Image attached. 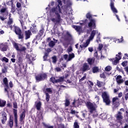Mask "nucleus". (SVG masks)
Segmentation results:
<instances>
[{
	"mask_svg": "<svg viewBox=\"0 0 128 128\" xmlns=\"http://www.w3.org/2000/svg\"><path fill=\"white\" fill-rule=\"evenodd\" d=\"M20 22L22 24L23 30H26V26H24V24H22V21L20 20Z\"/></svg>",
	"mask_w": 128,
	"mask_h": 128,
	"instance_id": "864d4df0",
	"label": "nucleus"
},
{
	"mask_svg": "<svg viewBox=\"0 0 128 128\" xmlns=\"http://www.w3.org/2000/svg\"><path fill=\"white\" fill-rule=\"evenodd\" d=\"M100 118H102V120H106V114L103 113L100 115Z\"/></svg>",
	"mask_w": 128,
	"mask_h": 128,
	"instance_id": "cd10ccee",
	"label": "nucleus"
},
{
	"mask_svg": "<svg viewBox=\"0 0 128 128\" xmlns=\"http://www.w3.org/2000/svg\"><path fill=\"white\" fill-rule=\"evenodd\" d=\"M20 48L19 49V52H24V50H26V48L24 46H20Z\"/></svg>",
	"mask_w": 128,
	"mask_h": 128,
	"instance_id": "37998d69",
	"label": "nucleus"
},
{
	"mask_svg": "<svg viewBox=\"0 0 128 128\" xmlns=\"http://www.w3.org/2000/svg\"><path fill=\"white\" fill-rule=\"evenodd\" d=\"M16 34L18 35V38L20 40H22L24 38V34L20 32H16Z\"/></svg>",
	"mask_w": 128,
	"mask_h": 128,
	"instance_id": "c85d7f7f",
	"label": "nucleus"
},
{
	"mask_svg": "<svg viewBox=\"0 0 128 128\" xmlns=\"http://www.w3.org/2000/svg\"><path fill=\"white\" fill-rule=\"evenodd\" d=\"M97 85L100 88L101 86H104V82L97 80Z\"/></svg>",
	"mask_w": 128,
	"mask_h": 128,
	"instance_id": "58836bf2",
	"label": "nucleus"
},
{
	"mask_svg": "<svg viewBox=\"0 0 128 128\" xmlns=\"http://www.w3.org/2000/svg\"><path fill=\"white\" fill-rule=\"evenodd\" d=\"M46 100H47V102H48L50 100V94H48V93L46 92Z\"/></svg>",
	"mask_w": 128,
	"mask_h": 128,
	"instance_id": "8fccbe9b",
	"label": "nucleus"
},
{
	"mask_svg": "<svg viewBox=\"0 0 128 128\" xmlns=\"http://www.w3.org/2000/svg\"><path fill=\"white\" fill-rule=\"evenodd\" d=\"M16 6H17V8H20L22 6V4H20V3L18 2L16 3Z\"/></svg>",
	"mask_w": 128,
	"mask_h": 128,
	"instance_id": "052dcab7",
	"label": "nucleus"
},
{
	"mask_svg": "<svg viewBox=\"0 0 128 128\" xmlns=\"http://www.w3.org/2000/svg\"><path fill=\"white\" fill-rule=\"evenodd\" d=\"M4 84L5 86L4 87V92H6L8 98H10V93H8V90H10V88H8V78H4Z\"/></svg>",
	"mask_w": 128,
	"mask_h": 128,
	"instance_id": "39448f33",
	"label": "nucleus"
},
{
	"mask_svg": "<svg viewBox=\"0 0 128 128\" xmlns=\"http://www.w3.org/2000/svg\"><path fill=\"white\" fill-rule=\"evenodd\" d=\"M70 100H66V101H65V106H70Z\"/></svg>",
	"mask_w": 128,
	"mask_h": 128,
	"instance_id": "09e8293b",
	"label": "nucleus"
},
{
	"mask_svg": "<svg viewBox=\"0 0 128 128\" xmlns=\"http://www.w3.org/2000/svg\"><path fill=\"white\" fill-rule=\"evenodd\" d=\"M58 128H64V126L61 124L58 126Z\"/></svg>",
	"mask_w": 128,
	"mask_h": 128,
	"instance_id": "338daca9",
	"label": "nucleus"
},
{
	"mask_svg": "<svg viewBox=\"0 0 128 128\" xmlns=\"http://www.w3.org/2000/svg\"><path fill=\"white\" fill-rule=\"evenodd\" d=\"M63 2L66 4V0H57L58 4L56 6L53 7L50 10V20L53 22H60V14H72V10L70 9V12H68V8L66 6H62ZM62 6V8H60Z\"/></svg>",
	"mask_w": 128,
	"mask_h": 128,
	"instance_id": "f257e3e1",
	"label": "nucleus"
},
{
	"mask_svg": "<svg viewBox=\"0 0 128 128\" xmlns=\"http://www.w3.org/2000/svg\"><path fill=\"white\" fill-rule=\"evenodd\" d=\"M9 126L10 128H12L14 126V120L11 118H10L9 121Z\"/></svg>",
	"mask_w": 128,
	"mask_h": 128,
	"instance_id": "4c0bfd02",
	"label": "nucleus"
},
{
	"mask_svg": "<svg viewBox=\"0 0 128 128\" xmlns=\"http://www.w3.org/2000/svg\"><path fill=\"white\" fill-rule=\"evenodd\" d=\"M2 122L3 124H4L5 122H6L8 118H6V112H3L2 114Z\"/></svg>",
	"mask_w": 128,
	"mask_h": 128,
	"instance_id": "4468645a",
	"label": "nucleus"
},
{
	"mask_svg": "<svg viewBox=\"0 0 128 128\" xmlns=\"http://www.w3.org/2000/svg\"><path fill=\"white\" fill-rule=\"evenodd\" d=\"M52 62L54 64H56V56H54L52 58Z\"/></svg>",
	"mask_w": 128,
	"mask_h": 128,
	"instance_id": "3c124183",
	"label": "nucleus"
},
{
	"mask_svg": "<svg viewBox=\"0 0 128 128\" xmlns=\"http://www.w3.org/2000/svg\"><path fill=\"white\" fill-rule=\"evenodd\" d=\"M13 46L16 50H20V44L14 42L13 43Z\"/></svg>",
	"mask_w": 128,
	"mask_h": 128,
	"instance_id": "5701e85b",
	"label": "nucleus"
},
{
	"mask_svg": "<svg viewBox=\"0 0 128 128\" xmlns=\"http://www.w3.org/2000/svg\"><path fill=\"white\" fill-rule=\"evenodd\" d=\"M6 10H8V8H6V7H4V8L2 7L0 12L2 14L4 12H6V14H6L8 15V12Z\"/></svg>",
	"mask_w": 128,
	"mask_h": 128,
	"instance_id": "412c9836",
	"label": "nucleus"
},
{
	"mask_svg": "<svg viewBox=\"0 0 128 128\" xmlns=\"http://www.w3.org/2000/svg\"><path fill=\"white\" fill-rule=\"evenodd\" d=\"M82 72H86V70H90V66L88 64V63H84L82 68Z\"/></svg>",
	"mask_w": 128,
	"mask_h": 128,
	"instance_id": "1a4fd4ad",
	"label": "nucleus"
},
{
	"mask_svg": "<svg viewBox=\"0 0 128 128\" xmlns=\"http://www.w3.org/2000/svg\"><path fill=\"white\" fill-rule=\"evenodd\" d=\"M47 56H48V54L46 53L44 54V60H46V57Z\"/></svg>",
	"mask_w": 128,
	"mask_h": 128,
	"instance_id": "69168bd1",
	"label": "nucleus"
},
{
	"mask_svg": "<svg viewBox=\"0 0 128 128\" xmlns=\"http://www.w3.org/2000/svg\"><path fill=\"white\" fill-rule=\"evenodd\" d=\"M110 6L111 10H112V12H114V14L118 13V10H116V8H114V2H111Z\"/></svg>",
	"mask_w": 128,
	"mask_h": 128,
	"instance_id": "ddd939ff",
	"label": "nucleus"
},
{
	"mask_svg": "<svg viewBox=\"0 0 128 128\" xmlns=\"http://www.w3.org/2000/svg\"><path fill=\"white\" fill-rule=\"evenodd\" d=\"M56 72H60V68H56Z\"/></svg>",
	"mask_w": 128,
	"mask_h": 128,
	"instance_id": "774afa93",
	"label": "nucleus"
},
{
	"mask_svg": "<svg viewBox=\"0 0 128 128\" xmlns=\"http://www.w3.org/2000/svg\"><path fill=\"white\" fill-rule=\"evenodd\" d=\"M102 48H104V45L102 44H100L98 48V50H102Z\"/></svg>",
	"mask_w": 128,
	"mask_h": 128,
	"instance_id": "de8ad7c7",
	"label": "nucleus"
},
{
	"mask_svg": "<svg viewBox=\"0 0 128 128\" xmlns=\"http://www.w3.org/2000/svg\"><path fill=\"white\" fill-rule=\"evenodd\" d=\"M9 16H10L9 20L8 22V25L12 24V22H13L12 19V18H10V14Z\"/></svg>",
	"mask_w": 128,
	"mask_h": 128,
	"instance_id": "79ce46f5",
	"label": "nucleus"
},
{
	"mask_svg": "<svg viewBox=\"0 0 128 128\" xmlns=\"http://www.w3.org/2000/svg\"><path fill=\"white\" fill-rule=\"evenodd\" d=\"M26 116L24 115V112H22V114L20 115V121L22 122V120Z\"/></svg>",
	"mask_w": 128,
	"mask_h": 128,
	"instance_id": "f704fd0d",
	"label": "nucleus"
},
{
	"mask_svg": "<svg viewBox=\"0 0 128 128\" xmlns=\"http://www.w3.org/2000/svg\"><path fill=\"white\" fill-rule=\"evenodd\" d=\"M122 66H126L128 64V62L124 61L122 64Z\"/></svg>",
	"mask_w": 128,
	"mask_h": 128,
	"instance_id": "13d9d810",
	"label": "nucleus"
},
{
	"mask_svg": "<svg viewBox=\"0 0 128 128\" xmlns=\"http://www.w3.org/2000/svg\"><path fill=\"white\" fill-rule=\"evenodd\" d=\"M94 36H96V33H94V32L91 33L90 36L89 38V40H87L86 44H88V42L89 43L90 40H93L94 38Z\"/></svg>",
	"mask_w": 128,
	"mask_h": 128,
	"instance_id": "6ab92c4d",
	"label": "nucleus"
},
{
	"mask_svg": "<svg viewBox=\"0 0 128 128\" xmlns=\"http://www.w3.org/2000/svg\"><path fill=\"white\" fill-rule=\"evenodd\" d=\"M109 60L112 62L113 64H115V65L118 64V61H119V60H118V59H116V58L110 59Z\"/></svg>",
	"mask_w": 128,
	"mask_h": 128,
	"instance_id": "aec40b11",
	"label": "nucleus"
},
{
	"mask_svg": "<svg viewBox=\"0 0 128 128\" xmlns=\"http://www.w3.org/2000/svg\"><path fill=\"white\" fill-rule=\"evenodd\" d=\"M6 101L0 99V106L2 107L6 106Z\"/></svg>",
	"mask_w": 128,
	"mask_h": 128,
	"instance_id": "7c9ffc66",
	"label": "nucleus"
},
{
	"mask_svg": "<svg viewBox=\"0 0 128 128\" xmlns=\"http://www.w3.org/2000/svg\"><path fill=\"white\" fill-rule=\"evenodd\" d=\"M88 50L90 52H94V48L92 47H89L88 48Z\"/></svg>",
	"mask_w": 128,
	"mask_h": 128,
	"instance_id": "bf43d9fd",
	"label": "nucleus"
},
{
	"mask_svg": "<svg viewBox=\"0 0 128 128\" xmlns=\"http://www.w3.org/2000/svg\"><path fill=\"white\" fill-rule=\"evenodd\" d=\"M16 12V9L14 8V7L12 6V9H11V12Z\"/></svg>",
	"mask_w": 128,
	"mask_h": 128,
	"instance_id": "680f3d73",
	"label": "nucleus"
},
{
	"mask_svg": "<svg viewBox=\"0 0 128 128\" xmlns=\"http://www.w3.org/2000/svg\"><path fill=\"white\" fill-rule=\"evenodd\" d=\"M13 106L14 108H18V104L16 102L13 103Z\"/></svg>",
	"mask_w": 128,
	"mask_h": 128,
	"instance_id": "4d7b16f0",
	"label": "nucleus"
},
{
	"mask_svg": "<svg viewBox=\"0 0 128 128\" xmlns=\"http://www.w3.org/2000/svg\"><path fill=\"white\" fill-rule=\"evenodd\" d=\"M96 42H98V44H100V42H102V40H100V33L97 34Z\"/></svg>",
	"mask_w": 128,
	"mask_h": 128,
	"instance_id": "4be33fe9",
	"label": "nucleus"
},
{
	"mask_svg": "<svg viewBox=\"0 0 128 128\" xmlns=\"http://www.w3.org/2000/svg\"><path fill=\"white\" fill-rule=\"evenodd\" d=\"M14 28L15 32H22L20 28H18L16 26H14Z\"/></svg>",
	"mask_w": 128,
	"mask_h": 128,
	"instance_id": "c756f323",
	"label": "nucleus"
},
{
	"mask_svg": "<svg viewBox=\"0 0 128 128\" xmlns=\"http://www.w3.org/2000/svg\"><path fill=\"white\" fill-rule=\"evenodd\" d=\"M67 52L68 54H69V56L68 58L67 62H70V60H72V59L74 58V53H70L72 52V46H70L68 48Z\"/></svg>",
	"mask_w": 128,
	"mask_h": 128,
	"instance_id": "423d86ee",
	"label": "nucleus"
},
{
	"mask_svg": "<svg viewBox=\"0 0 128 128\" xmlns=\"http://www.w3.org/2000/svg\"><path fill=\"white\" fill-rule=\"evenodd\" d=\"M120 102V100H118V97H115L113 98L112 99V102L114 104H116V102Z\"/></svg>",
	"mask_w": 128,
	"mask_h": 128,
	"instance_id": "a878e982",
	"label": "nucleus"
},
{
	"mask_svg": "<svg viewBox=\"0 0 128 128\" xmlns=\"http://www.w3.org/2000/svg\"><path fill=\"white\" fill-rule=\"evenodd\" d=\"M48 78V75L44 73L38 74L36 76V82H42V80H44Z\"/></svg>",
	"mask_w": 128,
	"mask_h": 128,
	"instance_id": "20e7f679",
	"label": "nucleus"
},
{
	"mask_svg": "<svg viewBox=\"0 0 128 128\" xmlns=\"http://www.w3.org/2000/svg\"><path fill=\"white\" fill-rule=\"evenodd\" d=\"M50 80L53 84H56V82H64V78H51Z\"/></svg>",
	"mask_w": 128,
	"mask_h": 128,
	"instance_id": "6e6552de",
	"label": "nucleus"
},
{
	"mask_svg": "<svg viewBox=\"0 0 128 128\" xmlns=\"http://www.w3.org/2000/svg\"><path fill=\"white\" fill-rule=\"evenodd\" d=\"M88 26L90 28H96V20H91L88 24Z\"/></svg>",
	"mask_w": 128,
	"mask_h": 128,
	"instance_id": "9d476101",
	"label": "nucleus"
},
{
	"mask_svg": "<svg viewBox=\"0 0 128 128\" xmlns=\"http://www.w3.org/2000/svg\"><path fill=\"white\" fill-rule=\"evenodd\" d=\"M32 34H30V32H26L25 34L26 36V40H28V38H30V35Z\"/></svg>",
	"mask_w": 128,
	"mask_h": 128,
	"instance_id": "ea45409f",
	"label": "nucleus"
},
{
	"mask_svg": "<svg viewBox=\"0 0 128 128\" xmlns=\"http://www.w3.org/2000/svg\"><path fill=\"white\" fill-rule=\"evenodd\" d=\"M125 94V100H128V88H126L124 91Z\"/></svg>",
	"mask_w": 128,
	"mask_h": 128,
	"instance_id": "bb28decb",
	"label": "nucleus"
},
{
	"mask_svg": "<svg viewBox=\"0 0 128 128\" xmlns=\"http://www.w3.org/2000/svg\"><path fill=\"white\" fill-rule=\"evenodd\" d=\"M18 14H20V18L22 20V18H24V12L18 11Z\"/></svg>",
	"mask_w": 128,
	"mask_h": 128,
	"instance_id": "b1692460",
	"label": "nucleus"
},
{
	"mask_svg": "<svg viewBox=\"0 0 128 128\" xmlns=\"http://www.w3.org/2000/svg\"><path fill=\"white\" fill-rule=\"evenodd\" d=\"M95 100H96V102H98V100H100V98L98 96H96L95 97Z\"/></svg>",
	"mask_w": 128,
	"mask_h": 128,
	"instance_id": "0e129e2a",
	"label": "nucleus"
},
{
	"mask_svg": "<svg viewBox=\"0 0 128 128\" xmlns=\"http://www.w3.org/2000/svg\"><path fill=\"white\" fill-rule=\"evenodd\" d=\"M74 128H79L80 126H78V122H75L74 123Z\"/></svg>",
	"mask_w": 128,
	"mask_h": 128,
	"instance_id": "5fc2aeb1",
	"label": "nucleus"
},
{
	"mask_svg": "<svg viewBox=\"0 0 128 128\" xmlns=\"http://www.w3.org/2000/svg\"><path fill=\"white\" fill-rule=\"evenodd\" d=\"M2 60H4V62H8V59L6 57H4L2 58Z\"/></svg>",
	"mask_w": 128,
	"mask_h": 128,
	"instance_id": "6e6d98bb",
	"label": "nucleus"
},
{
	"mask_svg": "<svg viewBox=\"0 0 128 128\" xmlns=\"http://www.w3.org/2000/svg\"><path fill=\"white\" fill-rule=\"evenodd\" d=\"M116 58L120 60L122 58V53H118V54L116 55Z\"/></svg>",
	"mask_w": 128,
	"mask_h": 128,
	"instance_id": "72a5a7b5",
	"label": "nucleus"
},
{
	"mask_svg": "<svg viewBox=\"0 0 128 128\" xmlns=\"http://www.w3.org/2000/svg\"><path fill=\"white\" fill-rule=\"evenodd\" d=\"M72 28H74V30H76V32H80V29L82 28L80 26H73Z\"/></svg>",
	"mask_w": 128,
	"mask_h": 128,
	"instance_id": "393cba45",
	"label": "nucleus"
},
{
	"mask_svg": "<svg viewBox=\"0 0 128 128\" xmlns=\"http://www.w3.org/2000/svg\"><path fill=\"white\" fill-rule=\"evenodd\" d=\"M106 75H108L106 72H104L100 74V78H106Z\"/></svg>",
	"mask_w": 128,
	"mask_h": 128,
	"instance_id": "c9c22d12",
	"label": "nucleus"
},
{
	"mask_svg": "<svg viewBox=\"0 0 128 128\" xmlns=\"http://www.w3.org/2000/svg\"><path fill=\"white\" fill-rule=\"evenodd\" d=\"M32 26L30 28V31H28V32H36V26L34 24H32Z\"/></svg>",
	"mask_w": 128,
	"mask_h": 128,
	"instance_id": "f3484780",
	"label": "nucleus"
},
{
	"mask_svg": "<svg viewBox=\"0 0 128 128\" xmlns=\"http://www.w3.org/2000/svg\"><path fill=\"white\" fill-rule=\"evenodd\" d=\"M86 78V76H83L82 79L80 80V82H83V80H84V79Z\"/></svg>",
	"mask_w": 128,
	"mask_h": 128,
	"instance_id": "e2e57ef3",
	"label": "nucleus"
},
{
	"mask_svg": "<svg viewBox=\"0 0 128 128\" xmlns=\"http://www.w3.org/2000/svg\"><path fill=\"white\" fill-rule=\"evenodd\" d=\"M102 98L104 102L106 104V105L110 106V94H108V92H103L102 94Z\"/></svg>",
	"mask_w": 128,
	"mask_h": 128,
	"instance_id": "7ed1b4c3",
	"label": "nucleus"
},
{
	"mask_svg": "<svg viewBox=\"0 0 128 128\" xmlns=\"http://www.w3.org/2000/svg\"><path fill=\"white\" fill-rule=\"evenodd\" d=\"M86 106L90 113L95 114V116H98V112H96V108H98V106L96 104L88 102L86 103Z\"/></svg>",
	"mask_w": 128,
	"mask_h": 128,
	"instance_id": "f03ea898",
	"label": "nucleus"
},
{
	"mask_svg": "<svg viewBox=\"0 0 128 128\" xmlns=\"http://www.w3.org/2000/svg\"><path fill=\"white\" fill-rule=\"evenodd\" d=\"M14 114L15 124H16V126H18V110L16 109H14Z\"/></svg>",
	"mask_w": 128,
	"mask_h": 128,
	"instance_id": "f8f14e48",
	"label": "nucleus"
},
{
	"mask_svg": "<svg viewBox=\"0 0 128 128\" xmlns=\"http://www.w3.org/2000/svg\"><path fill=\"white\" fill-rule=\"evenodd\" d=\"M88 62L89 64H92L94 63V58H90L88 60Z\"/></svg>",
	"mask_w": 128,
	"mask_h": 128,
	"instance_id": "473e14b6",
	"label": "nucleus"
},
{
	"mask_svg": "<svg viewBox=\"0 0 128 128\" xmlns=\"http://www.w3.org/2000/svg\"><path fill=\"white\" fill-rule=\"evenodd\" d=\"M48 94H52V89L50 88H46V94H48Z\"/></svg>",
	"mask_w": 128,
	"mask_h": 128,
	"instance_id": "2f4dec72",
	"label": "nucleus"
},
{
	"mask_svg": "<svg viewBox=\"0 0 128 128\" xmlns=\"http://www.w3.org/2000/svg\"><path fill=\"white\" fill-rule=\"evenodd\" d=\"M115 42H124V39L122 38V36L120 39H115L114 40Z\"/></svg>",
	"mask_w": 128,
	"mask_h": 128,
	"instance_id": "e433bc0d",
	"label": "nucleus"
},
{
	"mask_svg": "<svg viewBox=\"0 0 128 128\" xmlns=\"http://www.w3.org/2000/svg\"><path fill=\"white\" fill-rule=\"evenodd\" d=\"M112 70V66H107L105 68V70L106 72H110Z\"/></svg>",
	"mask_w": 128,
	"mask_h": 128,
	"instance_id": "a18cd8bd",
	"label": "nucleus"
},
{
	"mask_svg": "<svg viewBox=\"0 0 128 128\" xmlns=\"http://www.w3.org/2000/svg\"><path fill=\"white\" fill-rule=\"evenodd\" d=\"M18 66H20V68H22L24 66L22 64V58L21 56L18 57Z\"/></svg>",
	"mask_w": 128,
	"mask_h": 128,
	"instance_id": "a211bd4d",
	"label": "nucleus"
},
{
	"mask_svg": "<svg viewBox=\"0 0 128 128\" xmlns=\"http://www.w3.org/2000/svg\"><path fill=\"white\" fill-rule=\"evenodd\" d=\"M0 49L2 52H6L8 50V46L4 44H0Z\"/></svg>",
	"mask_w": 128,
	"mask_h": 128,
	"instance_id": "dca6fc26",
	"label": "nucleus"
},
{
	"mask_svg": "<svg viewBox=\"0 0 128 128\" xmlns=\"http://www.w3.org/2000/svg\"><path fill=\"white\" fill-rule=\"evenodd\" d=\"M35 106L36 108V110H40V108H42V102L40 101H36L35 102Z\"/></svg>",
	"mask_w": 128,
	"mask_h": 128,
	"instance_id": "2eb2a0df",
	"label": "nucleus"
},
{
	"mask_svg": "<svg viewBox=\"0 0 128 128\" xmlns=\"http://www.w3.org/2000/svg\"><path fill=\"white\" fill-rule=\"evenodd\" d=\"M14 0H11L10 1L6 3V4H8V6H12V4H14Z\"/></svg>",
	"mask_w": 128,
	"mask_h": 128,
	"instance_id": "c03bdc74",
	"label": "nucleus"
},
{
	"mask_svg": "<svg viewBox=\"0 0 128 128\" xmlns=\"http://www.w3.org/2000/svg\"><path fill=\"white\" fill-rule=\"evenodd\" d=\"M94 74H96V72H98V68L96 66H94L92 68Z\"/></svg>",
	"mask_w": 128,
	"mask_h": 128,
	"instance_id": "a19ab883",
	"label": "nucleus"
},
{
	"mask_svg": "<svg viewBox=\"0 0 128 128\" xmlns=\"http://www.w3.org/2000/svg\"><path fill=\"white\" fill-rule=\"evenodd\" d=\"M54 46V41H51L50 42H49V46L52 47Z\"/></svg>",
	"mask_w": 128,
	"mask_h": 128,
	"instance_id": "603ef678",
	"label": "nucleus"
},
{
	"mask_svg": "<svg viewBox=\"0 0 128 128\" xmlns=\"http://www.w3.org/2000/svg\"><path fill=\"white\" fill-rule=\"evenodd\" d=\"M86 18H88L89 20L90 19L92 18V14H90V12H88L86 14Z\"/></svg>",
	"mask_w": 128,
	"mask_h": 128,
	"instance_id": "49530a36",
	"label": "nucleus"
},
{
	"mask_svg": "<svg viewBox=\"0 0 128 128\" xmlns=\"http://www.w3.org/2000/svg\"><path fill=\"white\" fill-rule=\"evenodd\" d=\"M116 82L118 84H122L124 82V79L121 76H118L116 78Z\"/></svg>",
	"mask_w": 128,
	"mask_h": 128,
	"instance_id": "9b49d317",
	"label": "nucleus"
},
{
	"mask_svg": "<svg viewBox=\"0 0 128 128\" xmlns=\"http://www.w3.org/2000/svg\"><path fill=\"white\" fill-rule=\"evenodd\" d=\"M116 120L118 122H122V120H124V116H122V113L120 112H118V114L115 115Z\"/></svg>",
	"mask_w": 128,
	"mask_h": 128,
	"instance_id": "0eeeda50",
	"label": "nucleus"
}]
</instances>
